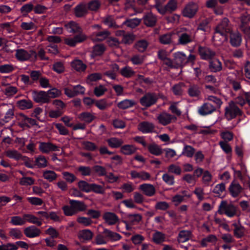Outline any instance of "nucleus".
I'll use <instances>...</instances> for the list:
<instances>
[{
    "label": "nucleus",
    "mask_w": 250,
    "mask_h": 250,
    "mask_svg": "<svg viewBox=\"0 0 250 250\" xmlns=\"http://www.w3.org/2000/svg\"><path fill=\"white\" fill-rule=\"evenodd\" d=\"M127 217L132 224L139 223L142 219V216L140 214H129Z\"/></svg>",
    "instance_id": "052dcab7"
},
{
    "label": "nucleus",
    "mask_w": 250,
    "mask_h": 250,
    "mask_svg": "<svg viewBox=\"0 0 250 250\" xmlns=\"http://www.w3.org/2000/svg\"><path fill=\"white\" fill-rule=\"evenodd\" d=\"M141 22V19L134 18L132 19H127L124 22L123 24L126 25L128 27L134 28L138 26Z\"/></svg>",
    "instance_id": "09e8293b"
},
{
    "label": "nucleus",
    "mask_w": 250,
    "mask_h": 250,
    "mask_svg": "<svg viewBox=\"0 0 250 250\" xmlns=\"http://www.w3.org/2000/svg\"><path fill=\"white\" fill-rule=\"evenodd\" d=\"M75 14L77 17L80 18L85 16L88 12L86 4L80 3L74 8Z\"/></svg>",
    "instance_id": "393cba45"
},
{
    "label": "nucleus",
    "mask_w": 250,
    "mask_h": 250,
    "mask_svg": "<svg viewBox=\"0 0 250 250\" xmlns=\"http://www.w3.org/2000/svg\"><path fill=\"white\" fill-rule=\"evenodd\" d=\"M23 217L25 219V223L28 222L37 226H41L42 225L43 219L42 217H37L31 214H24Z\"/></svg>",
    "instance_id": "412c9836"
},
{
    "label": "nucleus",
    "mask_w": 250,
    "mask_h": 250,
    "mask_svg": "<svg viewBox=\"0 0 250 250\" xmlns=\"http://www.w3.org/2000/svg\"><path fill=\"white\" fill-rule=\"evenodd\" d=\"M148 149L150 153L156 156L160 155L163 153L161 147L155 144L149 145Z\"/></svg>",
    "instance_id": "864d4df0"
},
{
    "label": "nucleus",
    "mask_w": 250,
    "mask_h": 250,
    "mask_svg": "<svg viewBox=\"0 0 250 250\" xmlns=\"http://www.w3.org/2000/svg\"><path fill=\"white\" fill-rule=\"evenodd\" d=\"M166 240V234L161 231L155 230L153 234L152 241L156 244L164 242Z\"/></svg>",
    "instance_id": "e433bc0d"
},
{
    "label": "nucleus",
    "mask_w": 250,
    "mask_h": 250,
    "mask_svg": "<svg viewBox=\"0 0 250 250\" xmlns=\"http://www.w3.org/2000/svg\"><path fill=\"white\" fill-rule=\"evenodd\" d=\"M71 66L77 71H83L86 68V65L81 60H76L71 62Z\"/></svg>",
    "instance_id": "79ce46f5"
},
{
    "label": "nucleus",
    "mask_w": 250,
    "mask_h": 250,
    "mask_svg": "<svg viewBox=\"0 0 250 250\" xmlns=\"http://www.w3.org/2000/svg\"><path fill=\"white\" fill-rule=\"evenodd\" d=\"M154 129V125L151 123L143 122L139 124L138 129L143 133L151 132Z\"/></svg>",
    "instance_id": "bb28decb"
},
{
    "label": "nucleus",
    "mask_w": 250,
    "mask_h": 250,
    "mask_svg": "<svg viewBox=\"0 0 250 250\" xmlns=\"http://www.w3.org/2000/svg\"><path fill=\"white\" fill-rule=\"evenodd\" d=\"M198 52L202 60H211L216 56L215 51L207 46H199Z\"/></svg>",
    "instance_id": "1a4fd4ad"
},
{
    "label": "nucleus",
    "mask_w": 250,
    "mask_h": 250,
    "mask_svg": "<svg viewBox=\"0 0 250 250\" xmlns=\"http://www.w3.org/2000/svg\"><path fill=\"white\" fill-rule=\"evenodd\" d=\"M227 35L217 33L216 32H214V34L213 36V40L216 45H221L224 42L227 40Z\"/></svg>",
    "instance_id": "473e14b6"
},
{
    "label": "nucleus",
    "mask_w": 250,
    "mask_h": 250,
    "mask_svg": "<svg viewBox=\"0 0 250 250\" xmlns=\"http://www.w3.org/2000/svg\"><path fill=\"white\" fill-rule=\"evenodd\" d=\"M69 204L72 206L76 213L80 211H83L87 208V206L83 202L71 200L69 201Z\"/></svg>",
    "instance_id": "5701e85b"
},
{
    "label": "nucleus",
    "mask_w": 250,
    "mask_h": 250,
    "mask_svg": "<svg viewBox=\"0 0 250 250\" xmlns=\"http://www.w3.org/2000/svg\"><path fill=\"white\" fill-rule=\"evenodd\" d=\"M111 33L107 30L100 31L97 33H94L92 34L93 40L94 41H103L107 39Z\"/></svg>",
    "instance_id": "a878e982"
},
{
    "label": "nucleus",
    "mask_w": 250,
    "mask_h": 250,
    "mask_svg": "<svg viewBox=\"0 0 250 250\" xmlns=\"http://www.w3.org/2000/svg\"><path fill=\"white\" fill-rule=\"evenodd\" d=\"M105 49L104 44H98L93 47L92 53L94 56H100L104 53Z\"/></svg>",
    "instance_id": "603ef678"
},
{
    "label": "nucleus",
    "mask_w": 250,
    "mask_h": 250,
    "mask_svg": "<svg viewBox=\"0 0 250 250\" xmlns=\"http://www.w3.org/2000/svg\"><path fill=\"white\" fill-rule=\"evenodd\" d=\"M217 212L220 214H225L228 217H232L237 215V208L232 204L223 200L219 206Z\"/></svg>",
    "instance_id": "20e7f679"
},
{
    "label": "nucleus",
    "mask_w": 250,
    "mask_h": 250,
    "mask_svg": "<svg viewBox=\"0 0 250 250\" xmlns=\"http://www.w3.org/2000/svg\"><path fill=\"white\" fill-rule=\"evenodd\" d=\"M106 42L108 45L113 48L119 47L121 42L116 38L110 37L107 39Z\"/></svg>",
    "instance_id": "13d9d810"
},
{
    "label": "nucleus",
    "mask_w": 250,
    "mask_h": 250,
    "mask_svg": "<svg viewBox=\"0 0 250 250\" xmlns=\"http://www.w3.org/2000/svg\"><path fill=\"white\" fill-rule=\"evenodd\" d=\"M232 31L231 25L229 24V21L227 18H224L216 26L215 32L217 33L227 35Z\"/></svg>",
    "instance_id": "6e6552de"
},
{
    "label": "nucleus",
    "mask_w": 250,
    "mask_h": 250,
    "mask_svg": "<svg viewBox=\"0 0 250 250\" xmlns=\"http://www.w3.org/2000/svg\"><path fill=\"white\" fill-rule=\"evenodd\" d=\"M179 44L185 45L195 41L196 33L194 29H189L187 28H182L178 32Z\"/></svg>",
    "instance_id": "f03ea898"
},
{
    "label": "nucleus",
    "mask_w": 250,
    "mask_h": 250,
    "mask_svg": "<svg viewBox=\"0 0 250 250\" xmlns=\"http://www.w3.org/2000/svg\"><path fill=\"white\" fill-rule=\"evenodd\" d=\"M210 21L209 19L207 18L203 20L198 25L197 29L204 32L207 31L209 28L208 24Z\"/></svg>",
    "instance_id": "e2e57ef3"
},
{
    "label": "nucleus",
    "mask_w": 250,
    "mask_h": 250,
    "mask_svg": "<svg viewBox=\"0 0 250 250\" xmlns=\"http://www.w3.org/2000/svg\"><path fill=\"white\" fill-rule=\"evenodd\" d=\"M18 247L26 250L28 249V245L26 243L23 241H18L16 244L7 243L0 245V250H17Z\"/></svg>",
    "instance_id": "ddd939ff"
},
{
    "label": "nucleus",
    "mask_w": 250,
    "mask_h": 250,
    "mask_svg": "<svg viewBox=\"0 0 250 250\" xmlns=\"http://www.w3.org/2000/svg\"><path fill=\"white\" fill-rule=\"evenodd\" d=\"M191 235V232L190 230H181L179 232L178 237V241L179 243H184L188 241Z\"/></svg>",
    "instance_id": "4c0bfd02"
},
{
    "label": "nucleus",
    "mask_w": 250,
    "mask_h": 250,
    "mask_svg": "<svg viewBox=\"0 0 250 250\" xmlns=\"http://www.w3.org/2000/svg\"><path fill=\"white\" fill-rule=\"evenodd\" d=\"M158 99V95L154 92L146 93L140 99V104L146 107L155 104Z\"/></svg>",
    "instance_id": "423d86ee"
},
{
    "label": "nucleus",
    "mask_w": 250,
    "mask_h": 250,
    "mask_svg": "<svg viewBox=\"0 0 250 250\" xmlns=\"http://www.w3.org/2000/svg\"><path fill=\"white\" fill-rule=\"evenodd\" d=\"M5 153L7 157L16 160L21 159L22 157L19 152L15 149H8L5 151Z\"/></svg>",
    "instance_id": "de8ad7c7"
},
{
    "label": "nucleus",
    "mask_w": 250,
    "mask_h": 250,
    "mask_svg": "<svg viewBox=\"0 0 250 250\" xmlns=\"http://www.w3.org/2000/svg\"><path fill=\"white\" fill-rule=\"evenodd\" d=\"M103 219L109 225H115L119 220L115 213L111 212H106L104 213Z\"/></svg>",
    "instance_id": "4be33fe9"
},
{
    "label": "nucleus",
    "mask_w": 250,
    "mask_h": 250,
    "mask_svg": "<svg viewBox=\"0 0 250 250\" xmlns=\"http://www.w3.org/2000/svg\"><path fill=\"white\" fill-rule=\"evenodd\" d=\"M78 118L81 121L90 123L95 119V117L89 112H84L80 114L78 116Z\"/></svg>",
    "instance_id": "a18cd8bd"
},
{
    "label": "nucleus",
    "mask_w": 250,
    "mask_h": 250,
    "mask_svg": "<svg viewBox=\"0 0 250 250\" xmlns=\"http://www.w3.org/2000/svg\"><path fill=\"white\" fill-rule=\"evenodd\" d=\"M188 93L191 97H198L201 94V91L198 85L192 84L189 85Z\"/></svg>",
    "instance_id": "72a5a7b5"
},
{
    "label": "nucleus",
    "mask_w": 250,
    "mask_h": 250,
    "mask_svg": "<svg viewBox=\"0 0 250 250\" xmlns=\"http://www.w3.org/2000/svg\"><path fill=\"white\" fill-rule=\"evenodd\" d=\"M208 100L211 103H213V105L215 106V108H219L222 104L221 100L215 96H209L207 98Z\"/></svg>",
    "instance_id": "680f3d73"
},
{
    "label": "nucleus",
    "mask_w": 250,
    "mask_h": 250,
    "mask_svg": "<svg viewBox=\"0 0 250 250\" xmlns=\"http://www.w3.org/2000/svg\"><path fill=\"white\" fill-rule=\"evenodd\" d=\"M14 116V108L13 107H11L8 109L4 118L0 120V125H3L5 123H9L13 119Z\"/></svg>",
    "instance_id": "c85d7f7f"
},
{
    "label": "nucleus",
    "mask_w": 250,
    "mask_h": 250,
    "mask_svg": "<svg viewBox=\"0 0 250 250\" xmlns=\"http://www.w3.org/2000/svg\"><path fill=\"white\" fill-rule=\"evenodd\" d=\"M9 235L14 239H21L22 237V234L21 231L18 229H11L9 232Z\"/></svg>",
    "instance_id": "338daca9"
},
{
    "label": "nucleus",
    "mask_w": 250,
    "mask_h": 250,
    "mask_svg": "<svg viewBox=\"0 0 250 250\" xmlns=\"http://www.w3.org/2000/svg\"><path fill=\"white\" fill-rule=\"evenodd\" d=\"M229 191L232 197H236L242 192L243 188L239 184L233 181L231 183L229 187Z\"/></svg>",
    "instance_id": "6ab92c4d"
},
{
    "label": "nucleus",
    "mask_w": 250,
    "mask_h": 250,
    "mask_svg": "<svg viewBox=\"0 0 250 250\" xmlns=\"http://www.w3.org/2000/svg\"><path fill=\"white\" fill-rule=\"evenodd\" d=\"M16 105L21 110H26L33 107V103L28 100H21L17 102Z\"/></svg>",
    "instance_id": "c9c22d12"
},
{
    "label": "nucleus",
    "mask_w": 250,
    "mask_h": 250,
    "mask_svg": "<svg viewBox=\"0 0 250 250\" xmlns=\"http://www.w3.org/2000/svg\"><path fill=\"white\" fill-rule=\"evenodd\" d=\"M216 110L215 106L211 103H204L198 109V113L201 115L211 114Z\"/></svg>",
    "instance_id": "dca6fc26"
},
{
    "label": "nucleus",
    "mask_w": 250,
    "mask_h": 250,
    "mask_svg": "<svg viewBox=\"0 0 250 250\" xmlns=\"http://www.w3.org/2000/svg\"><path fill=\"white\" fill-rule=\"evenodd\" d=\"M240 21L239 25V28L242 29L247 26V25L249 24L250 21V15L247 13L242 14L239 18Z\"/></svg>",
    "instance_id": "49530a36"
},
{
    "label": "nucleus",
    "mask_w": 250,
    "mask_h": 250,
    "mask_svg": "<svg viewBox=\"0 0 250 250\" xmlns=\"http://www.w3.org/2000/svg\"><path fill=\"white\" fill-rule=\"evenodd\" d=\"M107 142L109 146L112 148H118L121 146L124 143L122 139L115 137H112L108 139Z\"/></svg>",
    "instance_id": "ea45409f"
},
{
    "label": "nucleus",
    "mask_w": 250,
    "mask_h": 250,
    "mask_svg": "<svg viewBox=\"0 0 250 250\" xmlns=\"http://www.w3.org/2000/svg\"><path fill=\"white\" fill-rule=\"evenodd\" d=\"M144 23L147 27H153L156 25L157 18L151 12L146 13L143 18Z\"/></svg>",
    "instance_id": "f3484780"
},
{
    "label": "nucleus",
    "mask_w": 250,
    "mask_h": 250,
    "mask_svg": "<svg viewBox=\"0 0 250 250\" xmlns=\"http://www.w3.org/2000/svg\"><path fill=\"white\" fill-rule=\"evenodd\" d=\"M136 104L135 102L132 100H124L118 104V107L122 109H125L134 106Z\"/></svg>",
    "instance_id": "c03bdc74"
},
{
    "label": "nucleus",
    "mask_w": 250,
    "mask_h": 250,
    "mask_svg": "<svg viewBox=\"0 0 250 250\" xmlns=\"http://www.w3.org/2000/svg\"><path fill=\"white\" fill-rule=\"evenodd\" d=\"M121 74L126 78H130L134 75V71L129 67L125 66L120 71Z\"/></svg>",
    "instance_id": "69168bd1"
},
{
    "label": "nucleus",
    "mask_w": 250,
    "mask_h": 250,
    "mask_svg": "<svg viewBox=\"0 0 250 250\" xmlns=\"http://www.w3.org/2000/svg\"><path fill=\"white\" fill-rule=\"evenodd\" d=\"M39 149L41 152L45 154L59 150V147L50 142H39Z\"/></svg>",
    "instance_id": "f8f14e48"
},
{
    "label": "nucleus",
    "mask_w": 250,
    "mask_h": 250,
    "mask_svg": "<svg viewBox=\"0 0 250 250\" xmlns=\"http://www.w3.org/2000/svg\"><path fill=\"white\" fill-rule=\"evenodd\" d=\"M93 236V232L89 229H83L80 230L78 234L79 239L83 241L90 240L92 238Z\"/></svg>",
    "instance_id": "2f4dec72"
},
{
    "label": "nucleus",
    "mask_w": 250,
    "mask_h": 250,
    "mask_svg": "<svg viewBox=\"0 0 250 250\" xmlns=\"http://www.w3.org/2000/svg\"><path fill=\"white\" fill-rule=\"evenodd\" d=\"M130 175L132 178H138L144 181L149 180L151 177L149 173L144 171L137 172L135 170H132L130 172Z\"/></svg>",
    "instance_id": "7c9ffc66"
},
{
    "label": "nucleus",
    "mask_w": 250,
    "mask_h": 250,
    "mask_svg": "<svg viewBox=\"0 0 250 250\" xmlns=\"http://www.w3.org/2000/svg\"><path fill=\"white\" fill-rule=\"evenodd\" d=\"M242 111L236 105L234 101H230L225 108V117L228 121L235 118L237 116H242Z\"/></svg>",
    "instance_id": "7ed1b4c3"
},
{
    "label": "nucleus",
    "mask_w": 250,
    "mask_h": 250,
    "mask_svg": "<svg viewBox=\"0 0 250 250\" xmlns=\"http://www.w3.org/2000/svg\"><path fill=\"white\" fill-rule=\"evenodd\" d=\"M136 147L133 145H126L122 146L121 148V152L125 155H131L136 152Z\"/></svg>",
    "instance_id": "a19ab883"
},
{
    "label": "nucleus",
    "mask_w": 250,
    "mask_h": 250,
    "mask_svg": "<svg viewBox=\"0 0 250 250\" xmlns=\"http://www.w3.org/2000/svg\"><path fill=\"white\" fill-rule=\"evenodd\" d=\"M64 27L70 33L75 35L72 38H66L64 39V43L67 45L74 47L77 43L83 42L87 40V36L83 33L81 26L76 22L70 21L65 23Z\"/></svg>",
    "instance_id": "f257e3e1"
},
{
    "label": "nucleus",
    "mask_w": 250,
    "mask_h": 250,
    "mask_svg": "<svg viewBox=\"0 0 250 250\" xmlns=\"http://www.w3.org/2000/svg\"><path fill=\"white\" fill-rule=\"evenodd\" d=\"M234 227L233 229V234L234 236L237 238H241L245 235V229L241 225H238L236 223L233 224Z\"/></svg>",
    "instance_id": "f704fd0d"
},
{
    "label": "nucleus",
    "mask_w": 250,
    "mask_h": 250,
    "mask_svg": "<svg viewBox=\"0 0 250 250\" xmlns=\"http://www.w3.org/2000/svg\"><path fill=\"white\" fill-rule=\"evenodd\" d=\"M87 9L96 12L101 6V2L99 0H92L86 4Z\"/></svg>",
    "instance_id": "58836bf2"
},
{
    "label": "nucleus",
    "mask_w": 250,
    "mask_h": 250,
    "mask_svg": "<svg viewBox=\"0 0 250 250\" xmlns=\"http://www.w3.org/2000/svg\"><path fill=\"white\" fill-rule=\"evenodd\" d=\"M185 85L183 83H179L174 85L172 87V91L174 95L181 96L183 93V88Z\"/></svg>",
    "instance_id": "6e6d98bb"
},
{
    "label": "nucleus",
    "mask_w": 250,
    "mask_h": 250,
    "mask_svg": "<svg viewBox=\"0 0 250 250\" xmlns=\"http://www.w3.org/2000/svg\"><path fill=\"white\" fill-rule=\"evenodd\" d=\"M33 98L34 101L38 103H48L50 102L48 94L46 92L34 91L32 92Z\"/></svg>",
    "instance_id": "2eb2a0df"
},
{
    "label": "nucleus",
    "mask_w": 250,
    "mask_h": 250,
    "mask_svg": "<svg viewBox=\"0 0 250 250\" xmlns=\"http://www.w3.org/2000/svg\"><path fill=\"white\" fill-rule=\"evenodd\" d=\"M135 39V36L132 33L125 34L122 38L121 42L125 44L132 43Z\"/></svg>",
    "instance_id": "bf43d9fd"
},
{
    "label": "nucleus",
    "mask_w": 250,
    "mask_h": 250,
    "mask_svg": "<svg viewBox=\"0 0 250 250\" xmlns=\"http://www.w3.org/2000/svg\"><path fill=\"white\" fill-rule=\"evenodd\" d=\"M139 189L147 196H152L156 193V189L153 185L149 184L141 185Z\"/></svg>",
    "instance_id": "aec40b11"
},
{
    "label": "nucleus",
    "mask_w": 250,
    "mask_h": 250,
    "mask_svg": "<svg viewBox=\"0 0 250 250\" xmlns=\"http://www.w3.org/2000/svg\"><path fill=\"white\" fill-rule=\"evenodd\" d=\"M195 152V149L191 146L185 145L183 149L182 154L188 158L193 156Z\"/></svg>",
    "instance_id": "8fccbe9b"
},
{
    "label": "nucleus",
    "mask_w": 250,
    "mask_h": 250,
    "mask_svg": "<svg viewBox=\"0 0 250 250\" xmlns=\"http://www.w3.org/2000/svg\"><path fill=\"white\" fill-rule=\"evenodd\" d=\"M24 233L28 238H34L39 236L41 233V230L35 226H32L24 229Z\"/></svg>",
    "instance_id": "a211bd4d"
},
{
    "label": "nucleus",
    "mask_w": 250,
    "mask_h": 250,
    "mask_svg": "<svg viewBox=\"0 0 250 250\" xmlns=\"http://www.w3.org/2000/svg\"><path fill=\"white\" fill-rule=\"evenodd\" d=\"M16 58L20 61L31 60L36 61L37 59V54L35 50L29 51L23 49H19L16 50L15 54Z\"/></svg>",
    "instance_id": "39448f33"
},
{
    "label": "nucleus",
    "mask_w": 250,
    "mask_h": 250,
    "mask_svg": "<svg viewBox=\"0 0 250 250\" xmlns=\"http://www.w3.org/2000/svg\"><path fill=\"white\" fill-rule=\"evenodd\" d=\"M91 185V184H89L84 181H80L78 183L80 189L85 192H90Z\"/></svg>",
    "instance_id": "0e129e2a"
},
{
    "label": "nucleus",
    "mask_w": 250,
    "mask_h": 250,
    "mask_svg": "<svg viewBox=\"0 0 250 250\" xmlns=\"http://www.w3.org/2000/svg\"><path fill=\"white\" fill-rule=\"evenodd\" d=\"M208 68L211 72L216 73L222 70V64L218 59H211L209 62Z\"/></svg>",
    "instance_id": "b1692460"
},
{
    "label": "nucleus",
    "mask_w": 250,
    "mask_h": 250,
    "mask_svg": "<svg viewBox=\"0 0 250 250\" xmlns=\"http://www.w3.org/2000/svg\"><path fill=\"white\" fill-rule=\"evenodd\" d=\"M35 163L38 167L44 168L47 166L48 162L45 156L39 155L36 157Z\"/></svg>",
    "instance_id": "37998d69"
},
{
    "label": "nucleus",
    "mask_w": 250,
    "mask_h": 250,
    "mask_svg": "<svg viewBox=\"0 0 250 250\" xmlns=\"http://www.w3.org/2000/svg\"><path fill=\"white\" fill-rule=\"evenodd\" d=\"M10 223L14 226H22L25 224V219L19 216H15L11 218Z\"/></svg>",
    "instance_id": "4d7b16f0"
},
{
    "label": "nucleus",
    "mask_w": 250,
    "mask_h": 250,
    "mask_svg": "<svg viewBox=\"0 0 250 250\" xmlns=\"http://www.w3.org/2000/svg\"><path fill=\"white\" fill-rule=\"evenodd\" d=\"M52 104L55 106L56 110L64 112V110L66 107V104L62 101L60 100H54L52 101Z\"/></svg>",
    "instance_id": "774afa93"
},
{
    "label": "nucleus",
    "mask_w": 250,
    "mask_h": 250,
    "mask_svg": "<svg viewBox=\"0 0 250 250\" xmlns=\"http://www.w3.org/2000/svg\"><path fill=\"white\" fill-rule=\"evenodd\" d=\"M174 64L176 68L183 67L187 64V56L182 52H177L173 54Z\"/></svg>",
    "instance_id": "9b49d317"
},
{
    "label": "nucleus",
    "mask_w": 250,
    "mask_h": 250,
    "mask_svg": "<svg viewBox=\"0 0 250 250\" xmlns=\"http://www.w3.org/2000/svg\"><path fill=\"white\" fill-rule=\"evenodd\" d=\"M229 42L233 47L239 46L242 42V35L238 31H231L229 33Z\"/></svg>",
    "instance_id": "4468645a"
},
{
    "label": "nucleus",
    "mask_w": 250,
    "mask_h": 250,
    "mask_svg": "<svg viewBox=\"0 0 250 250\" xmlns=\"http://www.w3.org/2000/svg\"><path fill=\"white\" fill-rule=\"evenodd\" d=\"M103 233L107 239H108L111 241H118L122 238L121 235L119 233L112 231L106 229H104Z\"/></svg>",
    "instance_id": "cd10ccee"
},
{
    "label": "nucleus",
    "mask_w": 250,
    "mask_h": 250,
    "mask_svg": "<svg viewBox=\"0 0 250 250\" xmlns=\"http://www.w3.org/2000/svg\"><path fill=\"white\" fill-rule=\"evenodd\" d=\"M176 117L166 112H161L157 117L158 123L164 126L176 121Z\"/></svg>",
    "instance_id": "9d476101"
},
{
    "label": "nucleus",
    "mask_w": 250,
    "mask_h": 250,
    "mask_svg": "<svg viewBox=\"0 0 250 250\" xmlns=\"http://www.w3.org/2000/svg\"><path fill=\"white\" fill-rule=\"evenodd\" d=\"M43 177L51 182L57 179V174L54 171L45 170L43 172Z\"/></svg>",
    "instance_id": "5fc2aeb1"
},
{
    "label": "nucleus",
    "mask_w": 250,
    "mask_h": 250,
    "mask_svg": "<svg viewBox=\"0 0 250 250\" xmlns=\"http://www.w3.org/2000/svg\"><path fill=\"white\" fill-rule=\"evenodd\" d=\"M148 46V42L144 40L137 42L134 44V48L140 52H144Z\"/></svg>",
    "instance_id": "3c124183"
},
{
    "label": "nucleus",
    "mask_w": 250,
    "mask_h": 250,
    "mask_svg": "<svg viewBox=\"0 0 250 250\" xmlns=\"http://www.w3.org/2000/svg\"><path fill=\"white\" fill-rule=\"evenodd\" d=\"M199 6L197 3L190 1L187 3L182 11V15L189 19L193 18L198 10Z\"/></svg>",
    "instance_id": "0eeeda50"
},
{
    "label": "nucleus",
    "mask_w": 250,
    "mask_h": 250,
    "mask_svg": "<svg viewBox=\"0 0 250 250\" xmlns=\"http://www.w3.org/2000/svg\"><path fill=\"white\" fill-rule=\"evenodd\" d=\"M102 22L109 28L117 29L119 26L116 24L114 17L111 15H107L102 19Z\"/></svg>",
    "instance_id": "c756f323"
}]
</instances>
